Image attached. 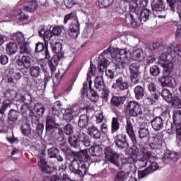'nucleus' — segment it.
Segmentation results:
<instances>
[{"label":"nucleus","mask_w":181,"mask_h":181,"mask_svg":"<svg viewBox=\"0 0 181 181\" xmlns=\"http://www.w3.org/2000/svg\"><path fill=\"white\" fill-rule=\"evenodd\" d=\"M132 154L129 157H127V162L128 166H130L132 163H134V166L137 168V169H142L148 166V163L149 162H152V160H155L156 159V156H153L152 153L148 149L143 148L141 149V155L139 153V149L138 148L134 146L131 149Z\"/></svg>","instance_id":"nucleus-1"},{"label":"nucleus","mask_w":181,"mask_h":181,"mask_svg":"<svg viewBox=\"0 0 181 181\" xmlns=\"http://www.w3.org/2000/svg\"><path fill=\"white\" fill-rule=\"evenodd\" d=\"M161 96L163 98V100L166 101V103H170V102L172 101V93H170V91H169L168 89H163L161 92Z\"/></svg>","instance_id":"nucleus-46"},{"label":"nucleus","mask_w":181,"mask_h":181,"mask_svg":"<svg viewBox=\"0 0 181 181\" xmlns=\"http://www.w3.org/2000/svg\"><path fill=\"white\" fill-rule=\"evenodd\" d=\"M134 3L132 5L134 11H138L141 8H145L148 5V0H134Z\"/></svg>","instance_id":"nucleus-36"},{"label":"nucleus","mask_w":181,"mask_h":181,"mask_svg":"<svg viewBox=\"0 0 181 181\" xmlns=\"http://www.w3.org/2000/svg\"><path fill=\"white\" fill-rule=\"evenodd\" d=\"M6 52L9 56L15 54L18 52V45L15 42H8L6 46Z\"/></svg>","instance_id":"nucleus-31"},{"label":"nucleus","mask_w":181,"mask_h":181,"mask_svg":"<svg viewBox=\"0 0 181 181\" xmlns=\"http://www.w3.org/2000/svg\"><path fill=\"white\" fill-rule=\"evenodd\" d=\"M51 45V49L53 53H55V55L48 61V66L50 69L52 74L56 71L57 69V64H59V62L64 57V52H63V45L62 42H57V40L53 41L52 44H49Z\"/></svg>","instance_id":"nucleus-3"},{"label":"nucleus","mask_w":181,"mask_h":181,"mask_svg":"<svg viewBox=\"0 0 181 181\" xmlns=\"http://www.w3.org/2000/svg\"><path fill=\"white\" fill-rule=\"evenodd\" d=\"M173 119L174 124H171L169 134H176V142L178 146H181V110H175L173 112Z\"/></svg>","instance_id":"nucleus-6"},{"label":"nucleus","mask_w":181,"mask_h":181,"mask_svg":"<svg viewBox=\"0 0 181 181\" xmlns=\"http://www.w3.org/2000/svg\"><path fill=\"white\" fill-rule=\"evenodd\" d=\"M101 94V99L104 100L105 103L108 101V99L110 98V90L108 88L104 87L101 90H99Z\"/></svg>","instance_id":"nucleus-55"},{"label":"nucleus","mask_w":181,"mask_h":181,"mask_svg":"<svg viewBox=\"0 0 181 181\" xmlns=\"http://www.w3.org/2000/svg\"><path fill=\"white\" fill-rule=\"evenodd\" d=\"M149 175H151V171L149 170V168H147L143 170L138 171L139 179H144V177H146V176H148Z\"/></svg>","instance_id":"nucleus-60"},{"label":"nucleus","mask_w":181,"mask_h":181,"mask_svg":"<svg viewBox=\"0 0 181 181\" xmlns=\"http://www.w3.org/2000/svg\"><path fill=\"white\" fill-rule=\"evenodd\" d=\"M151 124L154 131H161V129H163V119L160 117L153 118Z\"/></svg>","instance_id":"nucleus-20"},{"label":"nucleus","mask_w":181,"mask_h":181,"mask_svg":"<svg viewBox=\"0 0 181 181\" xmlns=\"http://www.w3.org/2000/svg\"><path fill=\"white\" fill-rule=\"evenodd\" d=\"M148 163H150V165L147 168V169H148L150 173H153L155 170H158V169H159V164H158L156 162H153V160L148 161Z\"/></svg>","instance_id":"nucleus-58"},{"label":"nucleus","mask_w":181,"mask_h":181,"mask_svg":"<svg viewBox=\"0 0 181 181\" xmlns=\"http://www.w3.org/2000/svg\"><path fill=\"white\" fill-rule=\"evenodd\" d=\"M83 159L84 160H90L91 159V157L88 155V151L86 149L81 151L69 164V170H71L72 173H74L75 175L77 173V170H78V168H80Z\"/></svg>","instance_id":"nucleus-7"},{"label":"nucleus","mask_w":181,"mask_h":181,"mask_svg":"<svg viewBox=\"0 0 181 181\" xmlns=\"http://www.w3.org/2000/svg\"><path fill=\"white\" fill-rule=\"evenodd\" d=\"M69 21H74V22L71 23H80V21H78V17L77 16V13L74 11L71 12L64 16V24L67 25Z\"/></svg>","instance_id":"nucleus-25"},{"label":"nucleus","mask_w":181,"mask_h":181,"mask_svg":"<svg viewBox=\"0 0 181 181\" xmlns=\"http://www.w3.org/2000/svg\"><path fill=\"white\" fill-rule=\"evenodd\" d=\"M43 36L45 42L49 40V44H53V42L57 40V37L53 34V31L47 30Z\"/></svg>","instance_id":"nucleus-43"},{"label":"nucleus","mask_w":181,"mask_h":181,"mask_svg":"<svg viewBox=\"0 0 181 181\" xmlns=\"http://www.w3.org/2000/svg\"><path fill=\"white\" fill-rule=\"evenodd\" d=\"M127 49L125 48H114L109 47L103 51V54H109L116 69H125L127 64H129V59L127 57Z\"/></svg>","instance_id":"nucleus-2"},{"label":"nucleus","mask_w":181,"mask_h":181,"mask_svg":"<svg viewBox=\"0 0 181 181\" xmlns=\"http://www.w3.org/2000/svg\"><path fill=\"white\" fill-rule=\"evenodd\" d=\"M47 155L49 158H54L58 162H63V157L60 155L59 148L54 146H52L47 150Z\"/></svg>","instance_id":"nucleus-19"},{"label":"nucleus","mask_w":181,"mask_h":181,"mask_svg":"<svg viewBox=\"0 0 181 181\" xmlns=\"http://www.w3.org/2000/svg\"><path fill=\"white\" fill-rule=\"evenodd\" d=\"M114 3V0H98L99 8H104L111 6Z\"/></svg>","instance_id":"nucleus-53"},{"label":"nucleus","mask_w":181,"mask_h":181,"mask_svg":"<svg viewBox=\"0 0 181 181\" xmlns=\"http://www.w3.org/2000/svg\"><path fill=\"white\" fill-rule=\"evenodd\" d=\"M11 108V102L9 100H4L0 107V118L5 117V112Z\"/></svg>","instance_id":"nucleus-41"},{"label":"nucleus","mask_w":181,"mask_h":181,"mask_svg":"<svg viewBox=\"0 0 181 181\" xmlns=\"http://www.w3.org/2000/svg\"><path fill=\"white\" fill-rule=\"evenodd\" d=\"M128 177V173H126L124 171H119L115 175V181H127ZM128 181H138V180L136 177H131Z\"/></svg>","instance_id":"nucleus-22"},{"label":"nucleus","mask_w":181,"mask_h":181,"mask_svg":"<svg viewBox=\"0 0 181 181\" xmlns=\"http://www.w3.org/2000/svg\"><path fill=\"white\" fill-rule=\"evenodd\" d=\"M126 111L130 117H139L144 114L142 106L136 101H129L127 105Z\"/></svg>","instance_id":"nucleus-8"},{"label":"nucleus","mask_w":181,"mask_h":181,"mask_svg":"<svg viewBox=\"0 0 181 181\" xmlns=\"http://www.w3.org/2000/svg\"><path fill=\"white\" fill-rule=\"evenodd\" d=\"M135 98L136 100H142L145 95V89L141 86H136L134 88Z\"/></svg>","instance_id":"nucleus-37"},{"label":"nucleus","mask_w":181,"mask_h":181,"mask_svg":"<svg viewBox=\"0 0 181 181\" xmlns=\"http://www.w3.org/2000/svg\"><path fill=\"white\" fill-rule=\"evenodd\" d=\"M67 34L71 39H77L80 35V23H71Z\"/></svg>","instance_id":"nucleus-14"},{"label":"nucleus","mask_w":181,"mask_h":181,"mask_svg":"<svg viewBox=\"0 0 181 181\" xmlns=\"http://www.w3.org/2000/svg\"><path fill=\"white\" fill-rule=\"evenodd\" d=\"M105 158L107 162H110L112 165L117 167V169H124L127 164L128 157L122 158L119 162V153L115 151L111 147H106L105 148Z\"/></svg>","instance_id":"nucleus-5"},{"label":"nucleus","mask_w":181,"mask_h":181,"mask_svg":"<svg viewBox=\"0 0 181 181\" xmlns=\"http://www.w3.org/2000/svg\"><path fill=\"white\" fill-rule=\"evenodd\" d=\"M30 74L32 77H39V76H40V67L37 66H31Z\"/></svg>","instance_id":"nucleus-54"},{"label":"nucleus","mask_w":181,"mask_h":181,"mask_svg":"<svg viewBox=\"0 0 181 181\" xmlns=\"http://www.w3.org/2000/svg\"><path fill=\"white\" fill-rule=\"evenodd\" d=\"M95 87L97 91H101L103 88H104V80L103 79V76H98L95 79Z\"/></svg>","instance_id":"nucleus-44"},{"label":"nucleus","mask_w":181,"mask_h":181,"mask_svg":"<svg viewBox=\"0 0 181 181\" xmlns=\"http://www.w3.org/2000/svg\"><path fill=\"white\" fill-rule=\"evenodd\" d=\"M37 8H39V4L36 0L31 1L28 3V6L24 7V11H27V12H30L33 13L37 11Z\"/></svg>","instance_id":"nucleus-32"},{"label":"nucleus","mask_w":181,"mask_h":181,"mask_svg":"<svg viewBox=\"0 0 181 181\" xmlns=\"http://www.w3.org/2000/svg\"><path fill=\"white\" fill-rule=\"evenodd\" d=\"M19 117V111L15 110L13 109H11L8 114V119L9 121H11L12 122H15V121H17L18 117Z\"/></svg>","instance_id":"nucleus-45"},{"label":"nucleus","mask_w":181,"mask_h":181,"mask_svg":"<svg viewBox=\"0 0 181 181\" xmlns=\"http://www.w3.org/2000/svg\"><path fill=\"white\" fill-rule=\"evenodd\" d=\"M114 142L115 145L121 149H127L129 147V144H128V141H127V136L125 134H117L114 137Z\"/></svg>","instance_id":"nucleus-12"},{"label":"nucleus","mask_w":181,"mask_h":181,"mask_svg":"<svg viewBox=\"0 0 181 181\" xmlns=\"http://www.w3.org/2000/svg\"><path fill=\"white\" fill-rule=\"evenodd\" d=\"M150 141L149 147L151 149H161L163 146V133L159 132L153 134L150 137Z\"/></svg>","instance_id":"nucleus-9"},{"label":"nucleus","mask_w":181,"mask_h":181,"mask_svg":"<svg viewBox=\"0 0 181 181\" xmlns=\"http://www.w3.org/2000/svg\"><path fill=\"white\" fill-rule=\"evenodd\" d=\"M107 59H111V55L106 54L104 55V52L103 53L102 56L100 57V60L99 61V64L103 69H105L106 67H108L110 66V61Z\"/></svg>","instance_id":"nucleus-38"},{"label":"nucleus","mask_w":181,"mask_h":181,"mask_svg":"<svg viewBox=\"0 0 181 181\" xmlns=\"http://www.w3.org/2000/svg\"><path fill=\"white\" fill-rule=\"evenodd\" d=\"M13 42L18 45H23L25 43V35L22 34V32H17L13 34L11 37Z\"/></svg>","instance_id":"nucleus-29"},{"label":"nucleus","mask_w":181,"mask_h":181,"mask_svg":"<svg viewBox=\"0 0 181 181\" xmlns=\"http://www.w3.org/2000/svg\"><path fill=\"white\" fill-rule=\"evenodd\" d=\"M126 130L133 145H136V137L135 136V132H134V127L132 126V122H131L130 119L127 120Z\"/></svg>","instance_id":"nucleus-17"},{"label":"nucleus","mask_w":181,"mask_h":181,"mask_svg":"<svg viewBox=\"0 0 181 181\" xmlns=\"http://www.w3.org/2000/svg\"><path fill=\"white\" fill-rule=\"evenodd\" d=\"M40 52H43L45 59H50V52H49V49H45V45L43 42H38L35 46V53H40Z\"/></svg>","instance_id":"nucleus-27"},{"label":"nucleus","mask_w":181,"mask_h":181,"mask_svg":"<svg viewBox=\"0 0 181 181\" xmlns=\"http://www.w3.org/2000/svg\"><path fill=\"white\" fill-rule=\"evenodd\" d=\"M21 132L25 136H29L30 134V126H29L28 124H24L21 127Z\"/></svg>","instance_id":"nucleus-62"},{"label":"nucleus","mask_w":181,"mask_h":181,"mask_svg":"<svg viewBox=\"0 0 181 181\" xmlns=\"http://www.w3.org/2000/svg\"><path fill=\"white\" fill-rule=\"evenodd\" d=\"M89 153L92 156H101L103 155V148L100 145H94L89 148Z\"/></svg>","instance_id":"nucleus-33"},{"label":"nucleus","mask_w":181,"mask_h":181,"mask_svg":"<svg viewBox=\"0 0 181 181\" xmlns=\"http://www.w3.org/2000/svg\"><path fill=\"white\" fill-rule=\"evenodd\" d=\"M68 142L71 146L74 148L75 149H80V147L81 146V144L80 141H78V139L76 136H71L68 139Z\"/></svg>","instance_id":"nucleus-40"},{"label":"nucleus","mask_w":181,"mask_h":181,"mask_svg":"<svg viewBox=\"0 0 181 181\" xmlns=\"http://www.w3.org/2000/svg\"><path fill=\"white\" fill-rule=\"evenodd\" d=\"M52 136H55L57 139H63V132L62 129H59L57 127L52 130V132L49 133Z\"/></svg>","instance_id":"nucleus-50"},{"label":"nucleus","mask_w":181,"mask_h":181,"mask_svg":"<svg viewBox=\"0 0 181 181\" xmlns=\"http://www.w3.org/2000/svg\"><path fill=\"white\" fill-rule=\"evenodd\" d=\"M151 9L153 12H165L166 8L165 7V1L163 0H153L151 1Z\"/></svg>","instance_id":"nucleus-15"},{"label":"nucleus","mask_w":181,"mask_h":181,"mask_svg":"<svg viewBox=\"0 0 181 181\" xmlns=\"http://www.w3.org/2000/svg\"><path fill=\"white\" fill-rule=\"evenodd\" d=\"M142 21L141 18H137L136 13H130L129 14H126L125 17V23L127 25H130L133 29H138L141 28V25H142Z\"/></svg>","instance_id":"nucleus-10"},{"label":"nucleus","mask_w":181,"mask_h":181,"mask_svg":"<svg viewBox=\"0 0 181 181\" xmlns=\"http://www.w3.org/2000/svg\"><path fill=\"white\" fill-rule=\"evenodd\" d=\"M88 134L95 139H100L101 138V132L98 131V129L95 126L90 124L87 129Z\"/></svg>","instance_id":"nucleus-26"},{"label":"nucleus","mask_w":181,"mask_h":181,"mask_svg":"<svg viewBox=\"0 0 181 181\" xmlns=\"http://www.w3.org/2000/svg\"><path fill=\"white\" fill-rule=\"evenodd\" d=\"M158 83L161 87H171L175 88L176 87V80L170 76H163L158 78Z\"/></svg>","instance_id":"nucleus-11"},{"label":"nucleus","mask_w":181,"mask_h":181,"mask_svg":"<svg viewBox=\"0 0 181 181\" xmlns=\"http://www.w3.org/2000/svg\"><path fill=\"white\" fill-rule=\"evenodd\" d=\"M34 110L37 114V115L42 116L43 114H45V111H46V109L45 108V105H43L42 103H37L34 106Z\"/></svg>","instance_id":"nucleus-48"},{"label":"nucleus","mask_w":181,"mask_h":181,"mask_svg":"<svg viewBox=\"0 0 181 181\" xmlns=\"http://www.w3.org/2000/svg\"><path fill=\"white\" fill-rule=\"evenodd\" d=\"M78 126L79 128H86V129L90 127V123H88V116H87V115H81L79 117Z\"/></svg>","instance_id":"nucleus-30"},{"label":"nucleus","mask_w":181,"mask_h":181,"mask_svg":"<svg viewBox=\"0 0 181 181\" xmlns=\"http://www.w3.org/2000/svg\"><path fill=\"white\" fill-rule=\"evenodd\" d=\"M38 165L44 173H52V167L47 165V162H46V160H45V158L42 157H40Z\"/></svg>","instance_id":"nucleus-24"},{"label":"nucleus","mask_w":181,"mask_h":181,"mask_svg":"<svg viewBox=\"0 0 181 181\" xmlns=\"http://www.w3.org/2000/svg\"><path fill=\"white\" fill-rule=\"evenodd\" d=\"M133 54L137 60L138 59H140V60L145 59V54H144V51L141 49H136Z\"/></svg>","instance_id":"nucleus-59"},{"label":"nucleus","mask_w":181,"mask_h":181,"mask_svg":"<svg viewBox=\"0 0 181 181\" xmlns=\"http://www.w3.org/2000/svg\"><path fill=\"white\" fill-rule=\"evenodd\" d=\"M88 161L89 160H84V159H82V161H81V164L75 175H78L79 177H84V176L87 175V172H88V163H87Z\"/></svg>","instance_id":"nucleus-16"},{"label":"nucleus","mask_w":181,"mask_h":181,"mask_svg":"<svg viewBox=\"0 0 181 181\" xmlns=\"http://www.w3.org/2000/svg\"><path fill=\"white\" fill-rule=\"evenodd\" d=\"M21 54H30V48L28 45L23 43L20 46Z\"/></svg>","instance_id":"nucleus-57"},{"label":"nucleus","mask_w":181,"mask_h":181,"mask_svg":"<svg viewBox=\"0 0 181 181\" xmlns=\"http://www.w3.org/2000/svg\"><path fill=\"white\" fill-rule=\"evenodd\" d=\"M16 91L13 89H7L6 92L4 93V98H6L5 101H12L13 100H15L16 98Z\"/></svg>","instance_id":"nucleus-35"},{"label":"nucleus","mask_w":181,"mask_h":181,"mask_svg":"<svg viewBox=\"0 0 181 181\" xmlns=\"http://www.w3.org/2000/svg\"><path fill=\"white\" fill-rule=\"evenodd\" d=\"M94 73H95V66L90 64V66L87 74V81L83 83V87L81 93L83 95H84L89 86L90 92H89V94L87 93V97L89 98V100H90L93 103H97L100 97L97 94V92L93 90V89L91 88V84L93 83V82L91 81L90 79H91V76H94Z\"/></svg>","instance_id":"nucleus-4"},{"label":"nucleus","mask_w":181,"mask_h":181,"mask_svg":"<svg viewBox=\"0 0 181 181\" xmlns=\"http://www.w3.org/2000/svg\"><path fill=\"white\" fill-rule=\"evenodd\" d=\"M119 129V122L117 117H112L111 122V133L115 134Z\"/></svg>","instance_id":"nucleus-47"},{"label":"nucleus","mask_w":181,"mask_h":181,"mask_svg":"<svg viewBox=\"0 0 181 181\" xmlns=\"http://www.w3.org/2000/svg\"><path fill=\"white\" fill-rule=\"evenodd\" d=\"M11 19L13 21H15V19H17V21H20V22H22L23 21H26L28 19L29 16L27 14H25L23 11L18 10L17 11H15L13 16H10Z\"/></svg>","instance_id":"nucleus-23"},{"label":"nucleus","mask_w":181,"mask_h":181,"mask_svg":"<svg viewBox=\"0 0 181 181\" xmlns=\"http://www.w3.org/2000/svg\"><path fill=\"white\" fill-rule=\"evenodd\" d=\"M18 66L25 67V69H29L30 67V58L28 56H23L21 59H18L16 61Z\"/></svg>","instance_id":"nucleus-28"},{"label":"nucleus","mask_w":181,"mask_h":181,"mask_svg":"<svg viewBox=\"0 0 181 181\" xmlns=\"http://www.w3.org/2000/svg\"><path fill=\"white\" fill-rule=\"evenodd\" d=\"M141 80V73L139 74H130V81L134 86L139 84Z\"/></svg>","instance_id":"nucleus-52"},{"label":"nucleus","mask_w":181,"mask_h":181,"mask_svg":"<svg viewBox=\"0 0 181 181\" xmlns=\"http://www.w3.org/2000/svg\"><path fill=\"white\" fill-rule=\"evenodd\" d=\"M150 15H151V11L146 8H144L141 11V16H140L141 21H142L143 22H146V21L149 19Z\"/></svg>","instance_id":"nucleus-56"},{"label":"nucleus","mask_w":181,"mask_h":181,"mask_svg":"<svg viewBox=\"0 0 181 181\" xmlns=\"http://www.w3.org/2000/svg\"><path fill=\"white\" fill-rule=\"evenodd\" d=\"M43 181H69V180L65 179H62L58 175H52L49 177H45Z\"/></svg>","instance_id":"nucleus-64"},{"label":"nucleus","mask_w":181,"mask_h":181,"mask_svg":"<svg viewBox=\"0 0 181 181\" xmlns=\"http://www.w3.org/2000/svg\"><path fill=\"white\" fill-rule=\"evenodd\" d=\"M76 138H78V141H79L81 146H90V139L88 138L87 134H86L84 132H79Z\"/></svg>","instance_id":"nucleus-21"},{"label":"nucleus","mask_w":181,"mask_h":181,"mask_svg":"<svg viewBox=\"0 0 181 181\" xmlns=\"http://www.w3.org/2000/svg\"><path fill=\"white\" fill-rule=\"evenodd\" d=\"M161 66L163 69V71L168 74H170V73L173 71V63L172 62H164Z\"/></svg>","instance_id":"nucleus-51"},{"label":"nucleus","mask_w":181,"mask_h":181,"mask_svg":"<svg viewBox=\"0 0 181 181\" xmlns=\"http://www.w3.org/2000/svg\"><path fill=\"white\" fill-rule=\"evenodd\" d=\"M21 101L26 104L27 105L32 103V95L30 94L27 93L24 95L21 96Z\"/></svg>","instance_id":"nucleus-63"},{"label":"nucleus","mask_w":181,"mask_h":181,"mask_svg":"<svg viewBox=\"0 0 181 181\" xmlns=\"http://www.w3.org/2000/svg\"><path fill=\"white\" fill-rule=\"evenodd\" d=\"M74 115H76L74 109H66L63 114V118L66 122H70L74 118Z\"/></svg>","instance_id":"nucleus-34"},{"label":"nucleus","mask_w":181,"mask_h":181,"mask_svg":"<svg viewBox=\"0 0 181 181\" xmlns=\"http://www.w3.org/2000/svg\"><path fill=\"white\" fill-rule=\"evenodd\" d=\"M112 88H119L121 91L128 90V88H129V85L128 84V79L127 78V76H119L116 79V83L112 86Z\"/></svg>","instance_id":"nucleus-13"},{"label":"nucleus","mask_w":181,"mask_h":181,"mask_svg":"<svg viewBox=\"0 0 181 181\" xmlns=\"http://www.w3.org/2000/svg\"><path fill=\"white\" fill-rule=\"evenodd\" d=\"M57 127H59V124L56 123V118H54V116H47L46 122L47 132H53V130L54 129V128H57Z\"/></svg>","instance_id":"nucleus-18"},{"label":"nucleus","mask_w":181,"mask_h":181,"mask_svg":"<svg viewBox=\"0 0 181 181\" xmlns=\"http://www.w3.org/2000/svg\"><path fill=\"white\" fill-rule=\"evenodd\" d=\"M140 67L141 66H139V64L138 63L132 64L129 67L130 74H136L141 73L139 71Z\"/></svg>","instance_id":"nucleus-49"},{"label":"nucleus","mask_w":181,"mask_h":181,"mask_svg":"<svg viewBox=\"0 0 181 181\" xmlns=\"http://www.w3.org/2000/svg\"><path fill=\"white\" fill-rule=\"evenodd\" d=\"M125 103V97L122 96H113L111 98V104L115 107H119V105H122Z\"/></svg>","instance_id":"nucleus-42"},{"label":"nucleus","mask_w":181,"mask_h":181,"mask_svg":"<svg viewBox=\"0 0 181 181\" xmlns=\"http://www.w3.org/2000/svg\"><path fill=\"white\" fill-rule=\"evenodd\" d=\"M150 73L151 76L158 77V76L160 74V69H159V66L154 65L150 68Z\"/></svg>","instance_id":"nucleus-61"},{"label":"nucleus","mask_w":181,"mask_h":181,"mask_svg":"<svg viewBox=\"0 0 181 181\" xmlns=\"http://www.w3.org/2000/svg\"><path fill=\"white\" fill-rule=\"evenodd\" d=\"M22 78V74L21 72H14L12 76H10L8 78V82L13 84V87L15 86L16 84H18V81Z\"/></svg>","instance_id":"nucleus-39"}]
</instances>
